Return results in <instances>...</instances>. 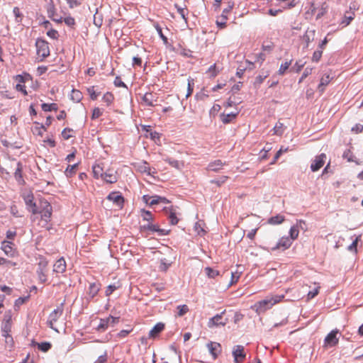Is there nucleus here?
Masks as SVG:
<instances>
[{
    "instance_id": "obj_1",
    "label": "nucleus",
    "mask_w": 363,
    "mask_h": 363,
    "mask_svg": "<svg viewBox=\"0 0 363 363\" xmlns=\"http://www.w3.org/2000/svg\"><path fill=\"white\" fill-rule=\"evenodd\" d=\"M16 91H26V89H37L32 77L29 74L17 75L15 79Z\"/></svg>"
},
{
    "instance_id": "obj_2",
    "label": "nucleus",
    "mask_w": 363,
    "mask_h": 363,
    "mask_svg": "<svg viewBox=\"0 0 363 363\" xmlns=\"http://www.w3.org/2000/svg\"><path fill=\"white\" fill-rule=\"evenodd\" d=\"M284 298V295L274 296L273 297H271L270 298H266L257 302V303L255 304L254 307L256 308V311L258 313H260L270 308L272 306H274L277 303H279Z\"/></svg>"
},
{
    "instance_id": "obj_3",
    "label": "nucleus",
    "mask_w": 363,
    "mask_h": 363,
    "mask_svg": "<svg viewBox=\"0 0 363 363\" xmlns=\"http://www.w3.org/2000/svg\"><path fill=\"white\" fill-rule=\"evenodd\" d=\"M52 208L47 201H40L38 205V213L41 216V219L45 221V224L50 220L52 216Z\"/></svg>"
},
{
    "instance_id": "obj_4",
    "label": "nucleus",
    "mask_w": 363,
    "mask_h": 363,
    "mask_svg": "<svg viewBox=\"0 0 363 363\" xmlns=\"http://www.w3.org/2000/svg\"><path fill=\"white\" fill-rule=\"evenodd\" d=\"M35 46L38 57L40 58L41 61L50 55L49 44L47 41L38 39L35 42Z\"/></svg>"
},
{
    "instance_id": "obj_5",
    "label": "nucleus",
    "mask_w": 363,
    "mask_h": 363,
    "mask_svg": "<svg viewBox=\"0 0 363 363\" xmlns=\"http://www.w3.org/2000/svg\"><path fill=\"white\" fill-rule=\"evenodd\" d=\"M23 198L28 211L35 215L38 213V205L33 201L34 196L31 192L23 194Z\"/></svg>"
},
{
    "instance_id": "obj_6",
    "label": "nucleus",
    "mask_w": 363,
    "mask_h": 363,
    "mask_svg": "<svg viewBox=\"0 0 363 363\" xmlns=\"http://www.w3.org/2000/svg\"><path fill=\"white\" fill-rule=\"evenodd\" d=\"M233 7L234 2L229 1L228 7L223 11L220 16H219L216 20V24L220 28L222 29L226 27V22L228 18V16L230 13Z\"/></svg>"
},
{
    "instance_id": "obj_7",
    "label": "nucleus",
    "mask_w": 363,
    "mask_h": 363,
    "mask_svg": "<svg viewBox=\"0 0 363 363\" xmlns=\"http://www.w3.org/2000/svg\"><path fill=\"white\" fill-rule=\"evenodd\" d=\"M339 330L335 329L332 330L324 340V347H333L338 344L339 338L337 337Z\"/></svg>"
},
{
    "instance_id": "obj_8",
    "label": "nucleus",
    "mask_w": 363,
    "mask_h": 363,
    "mask_svg": "<svg viewBox=\"0 0 363 363\" xmlns=\"http://www.w3.org/2000/svg\"><path fill=\"white\" fill-rule=\"evenodd\" d=\"M63 306L64 303H62L60 306H58L49 315L48 325L52 329H54L53 323L57 322L60 317L62 315Z\"/></svg>"
},
{
    "instance_id": "obj_9",
    "label": "nucleus",
    "mask_w": 363,
    "mask_h": 363,
    "mask_svg": "<svg viewBox=\"0 0 363 363\" xmlns=\"http://www.w3.org/2000/svg\"><path fill=\"white\" fill-rule=\"evenodd\" d=\"M245 353L244 352V347L242 345H235L233 350V356L235 363L242 362L245 358Z\"/></svg>"
},
{
    "instance_id": "obj_10",
    "label": "nucleus",
    "mask_w": 363,
    "mask_h": 363,
    "mask_svg": "<svg viewBox=\"0 0 363 363\" xmlns=\"http://www.w3.org/2000/svg\"><path fill=\"white\" fill-rule=\"evenodd\" d=\"M325 159L326 155L324 153H321L320 155L316 156L311 164V171L316 172L319 170L325 164Z\"/></svg>"
},
{
    "instance_id": "obj_11",
    "label": "nucleus",
    "mask_w": 363,
    "mask_h": 363,
    "mask_svg": "<svg viewBox=\"0 0 363 363\" xmlns=\"http://www.w3.org/2000/svg\"><path fill=\"white\" fill-rule=\"evenodd\" d=\"M106 199L109 201H111L113 202V203L118 206L121 207L124 202V198L122 196L121 194H119L118 192H111L110 193Z\"/></svg>"
},
{
    "instance_id": "obj_12",
    "label": "nucleus",
    "mask_w": 363,
    "mask_h": 363,
    "mask_svg": "<svg viewBox=\"0 0 363 363\" xmlns=\"http://www.w3.org/2000/svg\"><path fill=\"white\" fill-rule=\"evenodd\" d=\"M225 313V311H223L220 314H217L213 318H211L208 321V327L211 328L213 326H218L223 325L224 326L227 323V319L225 321L222 320V315Z\"/></svg>"
},
{
    "instance_id": "obj_13",
    "label": "nucleus",
    "mask_w": 363,
    "mask_h": 363,
    "mask_svg": "<svg viewBox=\"0 0 363 363\" xmlns=\"http://www.w3.org/2000/svg\"><path fill=\"white\" fill-rule=\"evenodd\" d=\"M207 347L209 350V352L213 356V358L216 359L218 355V354L221 351V346L219 343L211 342L207 344Z\"/></svg>"
},
{
    "instance_id": "obj_14",
    "label": "nucleus",
    "mask_w": 363,
    "mask_h": 363,
    "mask_svg": "<svg viewBox=\"0 0 363 363\" xmlns=\"http://www.w3.org/2000/svg\"><path fill=\"white\" fill-rule=\"evenodd\" d=\"M291 245V241L289 238H281L279 241L277 243V245L272 247V250H276L277 249H282L285 250L288 249Z\"/></svg>"
},
{
    "instance_id": "obj_15",
    "label": "nucleus",
    "mask_w": 363,
    "mask_h": 363,
    "mask_svg": "<svg viewBox=\"0 0 363 363\" xmlns=\"http://www.w3.org/2000/svg\"><path fill=\"white\" fill-rule=\"evenodd\" d=\"M66 262L63 257L56 261L53 266V271L56 273H63L66 270Z\"/></svg>"
},
{
    "instance_id": "obj_16",
    "label": "nucleus",
    "mask_w": 363,
    "mask_h": 363,
    "mask_svg": "<svg viewBox=\"0 0 363 363\" xmlns=\"http://www.w3.org/2000/svg\"><path fill=\"white\" fill-rule=\"evenodd\" d=\"M142 99L147 106H154L155 103L157 101V97L153 94V92H145L142 96Z\"/></svg>"
},
{
    "instance_id": "obj_17",
    "label": "nucleus",
    "mask_w": 363,
    "mask_h": 363,
    "mask_svg": "<svg viewBox=\"0 0 363 363\" xmlns=\"http://www.w3.org/2000/svg\"><path fill=\"white\" fill-rule=\"evenodd\" d=\"M47 12L48 17L50 18L52 20L61 23L62 22V18H55L56 14V9L53 4V2L52 1H50V3L47 5Z\"/></svg>"
},
{
    "instance_id": "obj_18",
    "label": "nucleus",
    "mask_w": 363,
    "mask_h": 363,
    "mask_svg": "<svg viewBox=\"0 0 363 363\" xmlns=\"http://www.w3.org/2000/svg\"><path fill=\"white\" fill-rule=\"evenodd\" d=\"M13 242L7 240H4L1 242V249L4 250L5 254L9 257H13L15 254V251L12 247Z\"/></svg>"
},
{
    "instance_id": "obj_19",
    "label": "nucleus",
    "mask_w": 363,
    "mask_h": 363,
    "mask_svg": "<svg viewBox=\"0 0 363 363\" xmlns=\"http://www.w3.org/2000/svg\"><path fill=\"white\" fill-rule=\"evenodd\" d=\"M143 228L145 230H148L152 232H157L160 235H167L169 233V230H166L164 229H161L159 226L156 225H153L150 223H147L143 226Z\"/></svg>"
},
{
    "instance_id": "obj_20",
    "label": "nucleus",
    "mask_w": 363,
    "mask_h": 363,
    "mask_svg": "<svg viewBox=\"0 0 363 363\" xmlns=\"http://www.w3.org/2000/svg\"><path fill=\"white\" fill-rule=\"evenodd\" d=\"M101 284L99 283L93 282L89 284L88 289V295L90 298H94L100 290Z\"/></svg>"
},
{
    "instance_id": "obj_21",
    "label": "nucleus",
    "mask_w": 363,
    "mask_h": 363,
    "mask_svg": "<svg viewBox=\"0 0 363 363\" xmlns=\"http://www.w3.org/2000/svg\"><path fill=\"white\" fill-rule=\"evenodd\" d=\"M11 318H9L8 320H6V322L3 323L1 331H2V335L6 337V339L11 338V341L13 342V338L11 335H9V333L11 331Z\"/></svg>"
},
{
    "instance_id": "obj_22",
    "label": "nucleus",
    "mask_w": 363,
    "mask_h": 363,
    "mask_svg": "<svg viewBox=\"0 0 363 363\" xmlns=\"http://www.w3.org/2000/svg\"><path fill=\"white\" fill-rule=\"evenodd\" d=\"M163 160L164 162H167L169 165L177 169H182L184 165L182 161H179L172 157H167Z\"/></svg>"
},
{
    "instance_id": "obj_23",
    "label": "nucleus",
    "mask_w": 363,
    "mask_h": 363,
    "mask_svg": "<svg viewBox=\"0 0 363 363\" xmlns=\"http://www.w3.org/2000/svg\"><path fill=\"white\" fill-rule=\"evenodd\" d=\"M225 164L220 160H215L208 165L207 169L212 172H218Z\"/></svg>"
},
{
    "instance_id": "obj_24",
    "label": "nucleus",
    "mask_w": 363,
    "mask_h": 363,
    "mask_svg": "<svg viewBox=\"0 0 363 363\" xmlns=\"http://www.w3.org/2000/svg\"><path fill=\"white\" fill-rule=\"evenodd\" d=\"M163 211L167 214V218L172 225H177L179 222V218L177 217L176 213L172 209L164 207Z\"/></svg>"
},
{
    "instance_id": "obj_25",
    "label": "nucleus",
    "mask_w": 363,
    "mask_h": 363,
    "mask_svg": "<svg viewBox=\"0 0 363 363\" xmlns=\"http://www.w3.org/2000/svg\"><path fill=\"white\" fill-rule=\"evenodd\" d=\"M164 328V324L162 323H157L149 332V337L155 338Z\"/></svg>"
},
{
    "instance_id": "obj_26",
    "label": "nucleus",
    "mask_w": 363,
    "mask_h": 363,
    "mask_svg": "<svg viewBox=\"0 0 363 363\" xmlns=\"http://www.w3.org/2000/svg\"><path fill=\"white\" fill-rule=\"evenodd\" d=\"M102 179L106 181V182L109 184H113L117 182V177L115 173L112 172H104V176Z\"/></svg>"
},
{
    "instance_id": "obj_27",
    "label": "nucleus",
    "mask_w": 363,
    "mask_h": 363,
    "mask_svg": "<svg viewBox=\"0 0 363 363\" xmlns=\"http://www.w3.org/2000/svg\"><path fill=\"white\" fill-rule=\"evenodd\" d=\"M22 172H23V165L20 162H17V167L14 172V177L18 181V183L24 182V180L23 179V176H22Z\"/></svg>"
},
{
    "instance_id": "obj_28",
    "label": "nucleus",
    "mask_w": 363,
    "mask_h": 363,
    "mask_svg": "<svg viewBox=\"0 0 363 363\" xmlns=\"http://www.w3.org/2000/svg\"><path fill=\"white\" fill-rule=\"evenodd\" d=\"M285 220L284 216L277 214L275 216H272L268 219L267 223L270 225H279L282 223Z\"/></svg>"
},
{
    "instance_id": "obj_29",
    "label": "nucleus",
    "mask_w": 363,
    "mask_h": 363,
    "mask_svg": "<svg viewBox=\"0 0 363 363\" xmlns=\"http://www.w3.org/2000/svg\"><path fill=\"white\" fill-rule=\"evenodd\" d=\"M104 172L103 167L100 164H96L93 167V174L94 177L96 179L99 177L102 178L104 176Z\"/></svg>"
},
{
    "instance_id": "obj_30",
    "label": "nucleus",
    "mask_w": 363,
    "mask_h": 363,
    "mask_svg": "<svg viewBox=\"0 0 363 363\" xmlns=\"http://www.w3.org/2000/svg\"><path fill=\"white\" fill-rule=\"evenodd\" d=\"M237 113H230L228 114H222L220 116V119L222 122L225 124L230 123L233 119L235 118Z\"/></svg>"
},
{
    "instance_id": "obj_31",
    "label": "nucleus",
    "mask_w": 363,
    "mask_h": 363,
    "mask_svg": "<svg viewBox=\"0 0 363 363\" xmlns=\"http://www.w3.org/2000/svg\"><path fill=\"white\" fill-rule=\"evenodd\" d=\"M315 38V30H306L304 35H303V40L306 43V45L308 46L309 43L311 41H313Z\"/></svg>"
},
{
    "instance_id": "obj_32",
    "label": "nucleus",
    "mask_w": 363,
    "mask_h": 363,
    "mask_svg": "<svg viewBox=\"0 0 363 363\" xmlns=\"http://www.w3.org/2000/svg\"><path fill=\"white\" fill-rule=\"evenodd\" d=\"M77 167H78V163H76L73 165H68V167H67V169H65V172L66 176L67 177H72L76 173Z\"/></svg>"
},
{
    "instance_id": "obj_33",
    "label": "nucleus",
    "mask_w": 363,
    "mask_h": 363,
    "mask_svg": "<svg viewBox=\"0 0 363 363\" xmlns=\"http://www.w3.org/2000/svg\"><path fill=\"white\" fill-rule=\"evenodd\" d=\"M42 109L47 112V111H57L58 108L57 104L52 103V104H43L41 105Z\"/></svg>"
},
{
    "instance_id": "obj_34",
    "label": "nucleus",
    "mask_w": 363,
    "mask_h": 363,
    "mask_svg": "<svg viewBox=\"0 0 363 363\" xmlns=\"http://www.w3.org/2000/svg\"><path fill=\"white\" fill-rule=\"evenodd\" d=\"M361 235L356 237V238L352 241V244L350 245L347 247V250L350 252H353L355 254L357 253V244L360 240Z\"/></svg>"
},
{
    "instance_id": "obj_35",
    "label": "nucleus",
    "mask_w": 363,
    "mask_h": 363,
    "mask_svg": "<svg viewBox=\"0 0 363 363\" xmlns=\"http://www.w3.org/2000/svg\"><path fill=\"white\" fill-rule=\"evenodd\" d=\"M114 97L112 92H106L102 97V101L106 103L107 106L110 105Z\"/></svg>"
},
{
    "instance_id": "obj_36",
    "label": "nucleus",
    "mask_w": 363,
    "mask_h": 363,
    "mask_svg": "<svg viewBox=\"0 0 363 363\" xmlns=\"http://www.w3.org/2000/svg\"><path fill=\"white\" fill-rule=\"evenodd\" d=\"M332 79L333 77H330V74H324L320 79V83L319 86H323L328 85Z\"/></svg>"
},
{
    "instance_id": "obj_37",
    "label": "nucleus",
    "mask_w": 363,
    "mask_h": 363,
    "mask_svg": "<svg viewBox=\"0 0 363 363\" xmlns=\"http://www.w3.org/2000/svg\"><path fill=\"white\" fill-rule=\"evenodd\" d=\"M38 347L42 352H48L52 347L51 344L48 342H44L41 343H37Z\"/></svg>"
},
{
    "instance_id": "obj_38",
    "label": "nucleus",
    "mask_w": 363,
    "mask_h": 363,
    "mask_svg": "<svg viewBox=\"0 0 363 363\" xmlns=\"http://www.w3.org/2000/svg\"><path fill=\"white\" fill-rule=\"evenodd\" d=\"M108 325H109L108 320L107 318L101 319L100 320V323H99V325L97 327V330H99V331H104L105 330L107 329Z\"/></svg>"
},
{
    "instance_id": "obj_39",
    "label": "nucleus",
    "mask_w": 363,
    "mask_h": 363,
    "mask_svg": "<svg viewBox=\"0 0 363 363\" xmlns=\"http://www.w3.org/2000/svg\"><path fill=\"white\" fill-rule=\"evenodd\" d=\"M205 272H206V275L209 278H215L216 277L219 275V272L218 271L215 270V269H212L211 267H206L205 268Z\"/></svg>"
},
{
    "instance_id": "obj_40",
    "label": "nucleus",
    "mask_w": 363,
    "mask_h": 363,
    "mask_svg": "<svg viewBox=\"0 0 363 363\" xmlns=\"http://www.w3.org/2000/svg\"><path fill=\"white\" fill-rule=\"evenodd\" d=\"M155 28L157 32V33L159 34L160 37L162 38V40H163L164 43V44H167L168 43V39L162 33V28L160 26V25L158 23H155Z\"/></svg>"
},
{
    "instance_id": "obj_41",
    "label": "nucleus",
    "mask_w": 363,
    "mask_h": 363,
    "mask_svg": "<svg viewBox=\"0 0 363 363\" xmlns=\"http://www.w3.org/2000/svg\"><path fill=\"white\" fill-rule=\"evenodd\" d=\"M274 130L276 135H281L284 133V124L278 121L274 128Z\"/></svg>"
},
{
    "instance_id": "obj_42",
    "label": "nucleus",
    "mask_w": 363,
    "mask_h": 363,
    "mask_svg": "<svg viewBox=\"0 0 363 363\" xmlns=\"http://www.w3.org/2000/svg\"><path fill=\"white\" fill-rule=\"evenodd\" d=\"M322 55H323V51L320 50V49L314 51V52L313 53V56L311 57V60L314 62H318L320 61V60L321 59L322 57Z\"/></svg>"
},
{
    "instance_id": "obj_43",
    "label": "nucleus",
    "mask_w": 363,
    "mask_h": 363,
    "mask_svg": "<svg viewBox=\"0 0 363 363\" xmlns=\"http://www.w3.org/2000/svg\"><path fill=\"white\" fill-rule=\"evenodd\" d=\"M327 5L325 3L323 4L321 7L318 9V12L316 16V18H320L322 16H323L327 13Z\"/></svg>"
},
{
    "instance_id": "obj_44",
    "label": "nucleus",
    "mask_w": 363,
    "mask_h": 363,
    "mask_svg": "<svg viewBox=\"0 0 363 363\" xmlns=\"http://www.w3.org/2000/svg\"><path fill=\"white\" fill-rule=\"evenodd\" d=\"M290 65L291 61L285 62L284 63L281 64L278 71L279 74H284L286 72V71L289 68Z\"/></svg>"
},
{
    "instance_id": "obj_45",
    "label": "nucleus",
    "mask_w": 363,
    "mask_h": 363,
    "mask_svg": "<svg viewBox=\"0 0 363 363\" xmlns=\"http://www.w3.org/2000/svg\"><path fill=\"white\" fill-rule=\"evenodd\" d=\"M13 14L15 16L16 21L17 22H21V20H22V18H23V14L21 13L19 8L14 7L13 9Z\"/></svg>"
},
{
    "instance_id": "obj_46",
    "label": "nucleus",
    "mask_w": 363,
    "mask_h": 363,
    "mask_svg": "<svg viewBox=\"0 0 363 363\" xmlns=\"http://www.w3.org/2000/svg\"><path fill=\"white\" fill-rule=\"evenodd\" d=\"M113 83L116 87L128 89V87L126 86L125 83L122 81L121 78L119 77H116L115 78Z\"/></svg>"
},
{
    "instance_id": "obj_47",
    "label": "nucleus",
    "mask_w": 363,
    "mask_h": 363,
    "mask_svg": "<svg viewBox=\"0 0 363 363\" xmlns=\"http://www.w3.org/2000/svg\"><path fill=\"white\" fill-rule=\"evenodd\" d=\"M291 240H296L298 236V230L296 227L292 226L289 230Z\"/></svg>"
},
{
    "instance_id": "obj_48",
    "label": "nucleus",
    "mask_w": 363,
    "mask_h": 363,
    "mask_svg": "<svg viewBox=\"0 0 363 363\" xmlns=\"http://www.w3.org/2000/svg\"><path fill=\"white\" fill-rule=\"evenodd\" d=\"M177 309L179 310V311H178V315L179 316H183L189 311V308H188V306L186 305L179 306L177 307Z\"/></svg>"
},
{
    "instance_id": "obj_49",
    "label": "nucleus",
    "mask_w": 363,
    "mask_h": 363,
    "mask_svg": "<svg viewBox=\"0 0 363 363\" xmlns=\"http://www.w3.org/2000/svg\"><path fill=\"white\" fill-rule=\"evenodd\" d=\"M142 216L143 218V220L147 221H150L153 219L151 212L144 209L142 211Z\"/></svg>"
},
{
    "instance_id": "obj_50",
    "label": "nucleus",
    "mask_w": 363,
    "mask_h": 363,
    "mask_svg": "<svg viewBox=\"0 0 363 363\" xmlns=\"http://www.w3.org/2000/svg\"><path fill=\"white\" fill-rule=\"evenodd\" d=\"M73 130L69 128H65L62 132V136L65 140H69L71 137H72V135L69 134V133L72 132Z\"/></svg>"
},
{
    "instance_id": "obj_51",
    "label": "nucleus",
    "mask_w": 363,
    "mask_h": 363,
    "mask_svg": "<svg viewBox=\"0 0 363 363\" xmlns=\"http://www.w3.org/2000/svg\"><path fill=\"white\" fill-rule=\"evenodd\" d=\"M82 92H71V99L75 102H79L82 98Z\"/></svg>"
},
{
    "instance_id": "obj_52",
    "label": "nucleus",
    "mask_w": 363,
    "mask_h": 363,
    "mask_svg": "<svg viewBox=\"0 0 363 363\" xmlns=\"http://www.w3.org/2000/svg\"><path fill=\"white\" fill-rule=\"evenodd\" d=\"M174 6H175V8H177V12L180 14L182 18L183 19H184V21L186 22V9L179 7L177 4H175Z\"/></svg>"
},
{
    "instance_id": "obj_53",
    "label": "nucleus",
    "mask_w": 363,
    "mask_h": 363,
    "mask_svg": "<svg viewBox=\"0 0 363 363\" xmlns=\"http://www.w3.org/2000/svg\"><path fill=\"white\" fill-rule=\"evenodd\" d=\"M102 115V111L99 108H94L91 115V119L94 120L98 118Z\"/></svg>"
},
{
    "instance_id": "obj_54",
    "label": "nucleus",
    "mask_w": 363,
    "mask_h": 363,
    "mask_svg": "<svg viewBox=\"0 0 363 363\" xmlns=\"http://www.w3.org/2000/svg\"><path fill=\"white\" fill-rule=\"evenodd\" d=\"M48 36L52 39H57L59 37L58 32L55 29H50L47 32Z\"/></svg>"
},
{
    "instance_id": "obj_55",
    "label": "nucleus",
    "mask_w": 363,
    "mask_h": 363,
    "mask_svg": "<svg viewBox=\"0 0 363 363\" xmlns=\"http://www.w3.org/2000/svg\"><path fill=\"white\" fill-rule=\"evenodd\" d=\"M65 23L70 27H72L75 25V20L74 18L71 16H68L64 18Z\"/></svg>"
},
{
    "instance_id": "obj_56",
    "label": "nucleus",
    "mask_w": 363,
    "mask_h": 363,
    "mask_svg": "<svg viewBox=\"0 0 363 363\" xmlns=\"http://www.w3.org/2000/svg\"><path fill=\"white\" fill-rule=\"evenodd\" d=\"M208 72L209 73V74L212 77H216L218 73V71L216 68V64L211 65L208 69Z\"/></svg>"
},
{
    "instance_id": "obj_57",
    "label": "nucleus",
    "mask_w": 363,
    "mask_h": 363,
    "mask_svg": "<svg viewBox=\"0 0 363 363\" xmlns=\"http://www.w3.org/2000/svg\"><path fill=\"white\" fill-rule=\"evenodd\" d=\"M107 361V352L105 351L103 354L100 355L94 363H105Z\"/></svg>"
},
{
    "instance_id": "obj_58",
    "label": "nucleus",
    "mask_w": 363,
    "mask_h": 363,
    "mask_svg": "<svg viewBox=\"0 0 363 363\" xmlns=\"http://www.w3.org/2000/svg\"><path fill=\"white\" fill-rule=\"evenodd\" d=\"M116 289L117 287L115 285H108L105 291L106 296H110Z\"/></svg>"
},
{
    "instance_id": "obj_59",
    "label": "nucleus",
    "mask_w": 363,
    "mask_h": 363,
    "mask_svg": "<svg viewBox=\"0 0 363 363\" xmlns=\"http://www.w3.org/2000/svg\"><path fill=\"white\" fill-rule=\"evenodd\" d=\"M48 266V262L45 259H42L38 263V270L44 271Z\"/></svg>"
},
{
    "instance_id": "obj_60",
    "label": "nucleus",
    "mask_w": 363,
    "mask_h": 363,
    "mask_svg": "<svg viewBox=\"0 0 363 363\" xmlns=\"http://www.w3.org/2000/svg\"><path fill=\"white\" fill-rule=\"evenodd\" d=\"M37 273H38V278H39V280L42 282V283H44L47 280V278H46V275L44 273V271H42V270H37Z\"/></svg>"
},
{
    "instance_id": "obj_61",
    "label": "nucleus",
    "mask_w": 363,
    "mask_h": 363,
    "mask_svg": "<svg viewBox=\"0 0 363 363\" xmlns=\"http://www.w3.org/2000/svg\"><path fill=\"white\" fill-rule=\"evenodd\" d=\"M107 319L108 320L109 325H111L112 326L115 325L119 321L118 317H113L112 315H110Z\"/></svg>"
},
{
    "instance_id": "obj_62",
    "label": "nucleus",
    "mask_w": 363,
    "mask_h": 363,
    "mask_svg": "<svg viewBox=\"0 0 363 363\" xmlns=\"http://www.w3.org/2000/svg\"><path fill=\"white\" fill-rule=\"evenodd\" d=\"M352 131L355 132L356 133H360L363 131V125L359 123L356 124L352 128Z\"/></svg>"
},
{
    "instance_id": "obj_63",
    "label": "nucleus",
    "mask_w": 363,
    "mask_h": 363,
    "mask_svg": "<svg viewBox=\"0 0 363 363\" xmlns=\"http://www.w3.org/2000/svg\"><path fill=\"white\" fill-rule=\"evenodd\" d=\"M131 331L132 329L122 330L118 333V337L123 338L126 337Z\"/></svg>"
},
{
    "instance_id": "obj_64",
    "label": "nucleus",
    "mask_w": 363,
    "mask_h": 363,
    "mask_svg": "<svg viewBox=\"0 0 363 363\" xmlns=\"http://www.w3.org/2000/svg\"><path fill=\"white\" fill-rule=\"evenodd\" d=\"M70 8H74L80 4V2L78 0H66Z\"/></svg>"
}]
</instances>
